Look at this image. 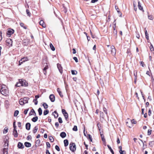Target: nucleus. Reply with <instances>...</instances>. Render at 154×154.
<instances>
[{"mask_svg": "<svg viewBox=\"0 0 154 154\" xmlns=\"http://www.w3.org/2000/svg\"><path fill=\"white\" fill-rule=\"evenodd\" d=\"M1 93L5 96H7L8 95L9 92L7 87L5 85H2V88L0 90Z\"/></svg>", "mask_w": 154, "mask_h": 154, "instance_id": "f257e3e1", "label": "nucleus"}, {"mask_svg": "<svg viewBox=\"0 0 154 154\" xmlns=\"http://www.w3.org/2000/svg\"><path fill=\"white\" fill-rule=\"evenodd\" d=\"M29 98L28 97H24L21 98L19 101V103L20 105H23L24 104L28 103Z\"/></svg>", "mask_w": 154, "mask_h": 154, "instance_id": "f03ea898", "label": "nucleus"}, {"mask_svg": "<svg viewBox=\"0 0 154 154\" xmlns=\"http://www.w3.org/2000/svg\"><path fill=\"white\" fill-rule=\"evenodd\" d=\"M69 149L72 152L76 150V146L75 143H72L69 144Z\"/></svg>", "mask_w": 154, "mask_h": 154, "instance_id": "7ed1b4c3", "label": "nucleus"}, {"mask_svg": "<svg viewBox=\"0 0 154 154\" xmlns=\"http://www.w3.org/2000/svg\"><path fill=\"white\" fill-rule=\"evenodd\" d=\"M62 111L65 117V119L67 120L68 117V115L67 113L66 112L65 110L63 109H62Z\"/></svg>", "mask_w": 154, "mask_h": 154, "instance_id": "20e7f679", "label": "nucleus"}, {"mask_svg": "<svg viewBox=\"0 0 154 154\" xmlns=\"http://www.w3.org/2000/svg\"><path fill=\"white\" fill-rule=\"evenodd\" d=\"M112 54L113 55H115L116 54V50L114 46H112L110 48Z\"/></svg>", "mask_w": 154, "mask_h": 154, "instance_id": "39448f33", "label": "nucleus"}, {"mask_svg": "<svg viewBox=\"0 0 154 154\" xmlns=\"http://www.w3.org/2000/svg\"><path fill=\"white\" fill-rule=\"evenodd\" d=\"M14 32V31L12 29H9L7 32V35L8 36L10 37V35L13 34Z\"/></svg>", "mask_w": 154, "mask_h": 154, "instance_id": "423d86ee", "label": "nucleus"}, {"mask_svg": "<svg viewBox=\"0 0 154 154\" xmlns=\"http://www.w3.org/2000/svg\"><path fill=\"white\" fill-rule=\"evenodd\" d=\"M27 60L28 58L27 57H23V58H22L19 61V65H20L23 62L26 61Z\"/></svg>", "mask_w": 154, "mask_h": 154, "instance_id": "0eeeda50", "label": "nucleus"}, {"mask_svg": "<svg viewBox=\"0 0 154 154\" xmlns=\"http://www.w3.org/2000/svg\"><path fill=\"white\" fill-rule=\"evenodd\" d=\"M49 98L52 102H54L55 100V97L53 94H51L49 96Z\"/></svg>", "mask_w": 154, "mask_h": 154, "instance_id": "6e6552de", "label": "nucleus"}, {"mask_svg": "<svg viewBox=\"0 0 154 154\" xmlns=\"http://www.w3.org/2000/svg\"><path fill=\"white\" fill-rule=\"evenodd\" d=\"M57 67L60 72L62 74L63 72V69L61 65L59 63L57 64Z\"/></svg>", "mask_w": 154, "mask_h": 154, "instance_id": "1a4fd4ad", "label": "nucleus"}, {"mask_svg": "<svg viewBox=\"0 0 154 154\" xmlns=\"http://www.w3.org/2000/svg\"><path fill=\"white\" fill-rule=\"evenodd\" d=\"M13 134L15 137L16 138L17 137L18 133L16 130V129H13Z\"/></svg>", "mask_w": 154, "mask_h": 154, "instance_id": "9d476101", "label": "nucleus"}, {"mask_svg": "<svg viewBox=\"0 0 154 154\" xmlns=\"http://www.w3.org/2000/svg\"><path fill=\"white\" fill-rule=\"evenodd\" d=\"M17 147L18 148L20 149H23L24 147V146L23 145V144L20 142H19L18 145Z\"/></svg>", "mask_w": 154, "mask_h": 154, "instance_id": "9b49d317", "label": "nucleus"}, {"mask_svg": "<svg viewBox=\"0 0 154 154\" xmlns=\"http://www.w3.org/2000/svg\"><path fill=\"white\" fill-rule=\"evenodd\" d=\"M31 125L29 123H27L26 125V129L29 130L30 128Z\"/></svg>", "mask_w": 154, "mask_h": 154, "instance_id": "f8f14e48", "label": "nucleus"}, {"mask_svg": "<svg viewBox=\"0 0 154 154\" xmlns=\"http://www.w3.org/2000/svg\"><path fill=\"white\" fill-rule=\"evenodd\" d=\"M8 140L7 139H6V140L5 141V144H4V146L5 147V148H6L7 149L8 146Z\"/></svg>", "mask_w": 154, "mask_h": 154, "instance_id": "ddd939ff", "label": "nucleus"}, {"mask_svg": "<svg viewBox=\"0 0 154 154\" xmlns=\"http://www.w3.org/2000/svg\"><path fill=\"white\" fill-rule=\"evenodd\" d=\"M6 41L7 43H8V45H12V41L11 39L10 38H8L6 40Z\"/></svg>", "mask_w": 154, "mask_h": 154, "instance_id": "4468645a", "label": "nucleus"}, {"mask_svg": "<svg viewBox=\"0 0 154 154\" xmlns=\"http://www.w3.org/2000/svg\"><path fill=\"white\" fill-rule=\"evenodd\" d=\"M60 136L62 138H64L66 137V134L65 132H63L61 133Z\"/></svg>", "mask_w": 154, "mask_h": 154, "instance_id": "2eb2a0df", "label": "nucleus"}, {"mask_svg": "<svg viewBox=\"0 0 154 154\" xmlns=\"http://www.w3.org/2000/svg\"><path fill=\"white\" fill-rule=\"evenodd\" d=\"M44 21L43 20H41L39 22V24L43 27L45 28L46 27V26L45 24H44Z\"/></svg>", "mask_w": 154, "mask_h": 154, "instance_id": "dca6fc26", "label": "nucleus"}, {"mask_svg": "<svg viewBox=\"0 0 154 154\" xmlns=\"http://www.w3.org/2000/svg\"><path fill=\"white\" fill-rule=\"evenodd\" d=\"M138 7L139 10H142L143 12L144 11L143 10V7L141 6V5L140 4V2L139 1L138 2Z\"/></svg>", "mask_w": 154, "mask_h": 154, "instance_id": "f3484780", "label": "nucleus"}, {"mask_svg": "<svg viewBox=\"0 0 154 154\" xmlns=\"http://www.w3.org/2000/svg\"><path fill=\"white\" fill-rule=\"evenodd\" d=\"M52 115L54 116L55 118H57L58 116V114L56 111L53 113Z\"/></svg>", "mask_w": 154, "mask_h": 154, "instance_id": "a211bd4d", "label": "nucleus"}, {"mask_svg": "<svg viewBox=\"0 0 154 154\" xmlns=\"http://www.w3.org/2000/svg\"><path fill=\"white\" fill-rule=\"evenodd\" d=\"M24 145L25 146L27 147H30L31 146V144L28 142H25L24 143Z\"/></svg>", "mask_w": 154, "mask_h": 154, "instance_id": "6ab92c4d", "label": "nucleus"}, {"mask_svg": "<svg viewBox=\"0 0 154 154\" xmlns=\"http://www.w3.org/2000/svg\"><path fill=\"white\" fill-rule=\"evenodd\" d=\"M21 82H22V86H28V83L26 82L25 81H21Z\"/></svg>", "mask_w": 154, "mask_h": 154, "instance_id": "aec40b11", "label": "nucleus"}, {"mask_svg": "<svg viewBox=\"0 0 154 154\" xmlns=\"http://www.w3.org/2000/svg\"><path fill=\"white\" fill-rule=\"evenodd\" d=\"M149 48L151 51L152 52V53H154V48L152 45L151 43H150V45Z\"/></svg>", "mask_w": 154, "mask_h": 154, "instance_id": "412c9836", "label": "nucleus"}, {"mask_svg": "<svg viewBox=\"0 0 154 154\" xmlns=\"http://www.w3.org/2000/svg\"><path fill=\"white\" fill-rule=\"evenodd\" d=\"M38 130V127L37 126H35L34 129H33V133H34V134H35L36 132L37 131V130Z\"/></svg>", "mask_w": 154, "mask_h": 154, "instance_id": "4be33fe9", "label": "nucleus"}, {"mask_svg": "<svg viewBox=\"0 0 154 154\" xmlns=\"http://www.w3.org/2000/svg\"><path fill=\"white\" fill-rule=\"evenodd\" d=\"M64 146H67L68 145V141L67 140H64Z\"/></svg>", "mask_w": 154, "mask_h": 154, "instance_id": "5701e85b", "label": "nucleus"}, {"mask_svg": "<svg viewBox=\"0 0 154 154\" xmlns=\"http://www.w3.org/2000/svg\"><path fill=\"white\" fill-rule=\"evenodd\" d=\"M38 119V117L36 116L32 118V120L34 122H35L37 121Z\"/></svg>", "mask_w": 154, "mask_h": 154, "instance_id": "b1692460", "label": "nucleus"}, {"mask_svg": "<svg viewBox=\"0 0 154 154\" xmlns=\"http://www.w3.org/2000/svg\"><path fill=\"white\" fill-rule=\"evenodd\" d=\"M50 47L51 49L53 51H54L55 50V49L53 45L51 43L50 44Z\"/></svg>", "mask_w": 154, "mask_h": 154, "instance_id": "393cba45", "label": "nucleus"}, {"mask_svg": "<svg viewBox=\"0 0 154 154\" xmlns=\"http://www.w3.org/2000/svg\"><path fill=\"white\" fill-rule=\"evenodd\" d=\"M15 86L17 87H20V86H22V82L21 81H20V82L19 83H17L15 85Z\"/></svg>", "mask_w": 154, "mask_h": 154, "instance_id": "a878e982", "label": "nucleus"}, {"mask_svg": "<svg viewBox=\"0 0 154 154\" xmlns=\"http://www.w3.org/2000/svg\"><path fill=\"white\" fill-rule=\"evenodd\" d=\"M145 36H146V39L147 40H149V35L147 33V31L146 30L145 31Z\"/></svg>", "mask_w": 154, "mask_h": 154, "instance_id": "bb28decb", "label": "nucleus"}, {"mask_svg": "<svg viewBox=\"0 0 154 154\" xmlns=\"http://www.w3.org/2000/svg\"><path fill=\"white\" fill-rule=\"evenodd\" d=\"M8 153V149L6 148H5L3 149V154H7Z\"/></svg>", "mask_w": 154, "mask_h": 154, "instance_id": "cd10ccee", "label": "nucleus"}, {"mask_svg": "<svg viewBox=\"0 0 154 154\" xmlns=\"http://www.w3.org/2000/svg\"><path fill=\"white\" fill-rule=\"evenodd\" d=\"M39 115L41 116L42 114V110L41 108H39L38 109Z\"/></svg>", "mask_w": 154, "mask_h": 154, "instance_id": "c85d7f7f", "label": "nucleus"}, {"mask_svg": "<svg viewBox=\"0 0 154 154\" xmlns=\"http://www.w3.org/2000/svg\"><path fill=\"white\" fill-rule=\"evenodd\" d=\"M20 25L21 27H23V28L25 29H27V27L26 26H24V24L22 23H20Z\"/></svg>", "mask_w": 154, "mask_h": 154, "instance_id": "c756f323", "label": "nucleus"}, {"mask_svg": "<svg viewBox=\"0 0 154 154\" xmlns=\"http://www.w3.org/2000/svg\"><path fill=\"white\" fill-rule=\"evenodd\" d=\"M49 113V110L48 109L45 110L43 112L44 115H46Z\"/></svg>", "mask_w": 154, "mask_h": 154, "instance_id": "7c9ffc66", "label": "nucleus"}, {"mask_svg": "<svg viewBox=\"0 0 154 154\" xmlns=\"http://www.w3.org/2000/svg\"><path fill=\"white\" fill-rule=\"evenodd\" d=\"M43 106L45 109H47L48 107V105L46 103H44L43 104Z\"/></svg>", "mask_w": 154, "mask_h": 154, "instance_id": "2f4dec72", "label": "nucleus"}, {"mask_svg": "<svg viewBox=\"0 0 154 154\" xmlns=\"http://www.w3.org/2000/svg\"><path fill=\"white\" fill-rule=\"evenodd\" d=\"M48 66H45V67L43 69L44 73L45 75L46 74V71L45 72V71L47 69H48Z\"/></svg>", "mask_w": 154, "mask_h": 154, "instance_id": "473e14b6", "label": "nucleus"}, {"mask_svg": "<svg viewBox=\"0 0 154 154\" xmlns=\"http://www.w3.org/2000/svg\"><path fill=\"white\" fill-rule=\"evenodd\" d=\"M115 8L116 9V10L117 11L118 13H119V14H120V15H121L122 14V13L121 12H120V11H119V8H118V7L117 6H115Z\"/></svg>", "mask_w": 154, "mask_h": 154, "instance_id": "72a5a7b5", "label": "nucleus"}, {"mask_svg": "<svg viewBox=\"0 0 154 154\" xmlns=\"http://www.w3.org/2000/svg\"><path fill=\"white\" fill-rule=\"evenodd\" d=\"M103 112L105 113L106 116H107V117H108V116L107 115V110L105 108H103Z\"/></svg>", "mask_w": 154, "mask_h": 154, "instance_id": "f704fd0d", "label": "nucleus"}, {"mask_svg": "<svg viewBox=\"0 0 154 154\" xmlns=\"http://www.w3.org/2000/svg\"><path fill=\"white\" fill-rule=\"evenodd\" d=\"M71 73L72 75H76L77 74V72L75 70H72Z\"/></svg>", "mask_w": 154, "mask_h": 154, "instance_id": "c9c22d12", "label": "nucleus"}, {"mask_svg": "<svg viewBox=\"0 0 154 154\" xmlns=\"http://www.w3.org/2000/svg\"><path fill=\"white\" fill-rule=\"evenodd\" d=\"M18 113H19V111L17 110H16L15 112H14V116H15V117H16L17 115H18Z\"/></svg>", "mask_w": 154, "mask_h": 154, "instance_id": "e433bc0d", "label": "nucleus"}, {"mask_svg": "<svg viewBox=\"0 0 154 154\" xmlns=\"http://www.w3.org/2000/svg\"><path fill=\"white\" fill-rule=\"evenodd\" d=\"M107 146L109 149V150H110L111 152L113 153V150L111 147L108 145H107Z\"/></svg>", "mask_w": 154, "mask_h": 154, "instance_id": "4c0bfd02", "label": "nucleus"}, {"mask_svg": "<svg viewBox=\"0 0 154 154\" xmlns=\"http://www.w3.org/2000/svg\"><path fill=\"white\" fill-rule=\"evenodd\" d=\"M31 112H32L33 113H34V114H35V115H36V113H35V111L33 109H32L31 110V112L29 113V115L30 116L32 115V114L31 113Z\"/></svg>", "mask_w": 154, "mask_h": 154, "instance_id": "58836bf2", "label": "nucleus"}, {"mask_svg": "<svg viewBox=\"0 0 154 154\" xmlns=\"http://www.w3.org/2000/svg\"><path fill=\"white\" fill-rule=\"evenodd\" d=\"M102 140L103 141H105V139L104 138V136L102 134H100Z\"/></svg>", "mask_w": 154, "mask_h": 154, "instance_id": "ea45409f", "label": "nucleus"}, {"mask_svg": "<svg viewBox=\"0 0 154 154\" xmlns=\"http://www.w3.org/2000/svg\"><path fill=\"white\" fill-rule=\"evenodd\" d=\"M8 129L6 127H5L4 130L3 131V133L4 134H5L8 132Z\"/></svg>", "mask_w": 154, "mask_h": 154, "instance_id": "a19ab883", "label": "nucleus"}, {"mask_svg": "<svg viewBox=\"0 0 154 154\" xmlns=\"http://www.w3.org/2000/svg\"><path fill=\"white\" fill-rule=\"evenodd\" d=\"M72 130L74 131H77L78 130L77 126L76 125L74 126V127L72 128Z\"/></svg>", "mask_w": 154, "mask_h": 154, "instance_id": "79ce46f5", "label": "nucleus"}, {"mask_svg": "<svg viewBox=\"0 0 154 154\" xmlns=\"http://www.w3.org/2000/svg\"><path fill=\"white\" fill-rule=\"evenodd\" d=\"M26 13L28 16L29 17H30L31 14H30V12H29V11L28 10L26 9Z\"/></svg>", "mask_w": 154, "mask_h": 154, "instance_id": "37998d69", "label": "nucleus"}, {"mask_svg": "<svg viewBox=\"0 0 154 154\" xmlns=\"http://www.w3.org/2000/svg\"><path fill=\"white\" fill-rule=\"evenodd\" d=\"M134 75L135 76V79H136L137 74V72L136 71H134Z\"/></svg>", "mask_w": 154, "mask_h": 154, "instance_id": "c03bdc74", "label": "nucleus"}, {"mask_svg": "<svg viewBox=\"0 0 154 154\" xmlns=\"http://www.w3.org/2000/svg\"><path fill=\"white\" fill-rule=\"evenodd\" d=\"M46 143L47 148H50L51 146L50 143L48 142H46Z\"/></svg>", "mask_w": 154, "mask_h": 154, "instance_id": "a18cd8bd", "label": "nucleus"}, {"mask_svg": "<svg viewBox=\"0 0 154 154\" xmlns=\"http://www.w3.org/2000/svg\"><path fill=\"white\" fill-rule=\"evenodd\" d=\"M58 121L60 123H62L63 122L62 119L61 117H59L58 118Z\"/></svg>", "mask_w": 154, "mask_h": 154, "instance_id": "49530a36", "label": "nucleus"}, {"mask_svg": "<svg viewBox=\"0 0 154 154\" xmlns=\"http://www.w3.org/2000/svg\"><path fill=\"white\" fill-rule=\"evenodd\" d=\"M55 148L58 151H60V148L57 145H56L55 146Z\"/></svg>", "mask_w": 154, "mask_h": 154, "instance_id": "de8ad7c7", "label": "nucleus"}, {"mask_svg": "<svg viewBox=\"0 0 154 154\" xmlns=\"http://www.w3.org/2000/svg\"><path fill=\"white\" fill-rule=\"evenodd\" d=\"M49 140L53 142L54 141V139L52 137H50L49 138Z\"/></svg>", "mask_w": 154, "mask_h": 154, "instance_id": "09e8293b", "label": "nucleus"}, {"mask_svg": "<svg viewBox=\"0 0 154 154\" xmlns=\"http://www.w3.org/2000/svg\"><path fill=\"white\" fill-rule=\"evenodd\" d=\"M5 105H6L7 106H8L9 104V102L8 100H6L5 101Z\"/></svg>", "mask_w": 154, "mask_h": 154, "instance_id": "8fccbe9b", "label": "nucleus"}, {"mask_svg": "<svg viewBox=\"0 0 154 154\" xmlns=\"http://www.w3.org/2000/svg\"><path fill=\"white\" fill-rule=\"evenodd\" d=\"M152 131V130L151 129H149L148 131V135H150L151 134V132Z\"/></svg>", "mask_w": 154, "mask_h": 154, "instance_id": "3c124183", "label": "nucleus"}, {"mask_svg": "<svg viewBox=\"0 0 154 154\" xmlns=\"http://www.w3.org/2000/svg\"><path fill=\"white\" fill-rule=\"evenodd\" d=\"M13 127H14V129H16V126L15 125V122H14L13 123Z\"/></svg>", "mask_w": 154, "mask_h": 154, "instance_id": "603ef678", "label": "nucleus"}, {"mask_svg": "<svg viewBox=\"0 0 154 154\" xmlns=\"http://www.w3.org/2000/svg\"><path fill=\"white\" fill-rule=\"evenodd\" d=\"M33 102H34L35 105H37L38 103V101L36 100H33Z\"/></svg>", "mask_w": 154, "mask_h": 154, "instance_id": "864d4df0", "label": "nucleus"}, {"mask_svg": "<svg viewBox=\"0 0 154 154\" xmlns=\"http://www.w3.org/2000/svg\"><path fill=\"white\" fill-rule=\"evenodd\" d=\"M117 30H116L115 31H114L113 32L114 35H115L116 38H117Z\"/></svg>", "mask_w": 154, "mask_h": 154, "instance_id": "5fc2aeb1", "label": "nucleus"}, {"mask_svg": "<svg viewBox=\"0 0 154 154\" xmlns=\"http://www.w3.org/2000/svg\"><path fill=\"white\" fill-rule=\"evenodd\" d=\"M73 59L76 62V63L78 62V59L76 57H73Z\"/></svg>", "mask_w": 154, "mask_h": 154, "instance_id": "6e6d98bb", "label": "nucleus"}, {"mask_svg": "<svg viewBox=\"0 0 154 154\" xmlns=\"http://www.w3.org/2000/svg\"><path fill=\"white\" fill-rule=\"evenodd\" d=\"M132 124H135L136 123V122L134 120V119H133L131 121Z\"/></svg>", "mask_w": 154, "mask_h": 154, "instance_id": "4d7b16f0", "label": "nucleus"}, {"mask_svg": "<svg viewBox=\"0 0 154 154\" xmlns=\"http://www.w3.org/2000/svg\"><path fill=\"white\" fill-rule=\"evenodd\" d=\"M28 109H26L24 110V113L25 115H26L27 114Z\"/></svg>", "mask_w": 154, "mask_h": 154, "instance_id": "13d9d810", "label": "nucleus"}, {"mask_svg": "<svg viewBox=\"0 0 154 154\" xmlns=\"http://www.w3.org/2000/svg\"><path fill=\"white\" fill-rule=\"evenodd\" d=\"M119 152L120 154H125L124 152H125V151H122V150H119Z\"/></svg>", "mask_w": 154, "mask_h": 154, "instance_id": "bf43d9fd", "label": "nucleus"}, {"mask_svg": "<svg viewBox=\"0 0 154 154\" xmlns=\"http://www.w3.org/2000/svg\"><path fill=\"white\" fill-rule=\"evenodd\" d=\"M88 136H89V138L90 140V141L91 142L92 141V137L91 135L90 134H88Z\"/></svg>", "mask_w": 154, "mask_h": 154, "instance_id": "052dcab7", "label": "nucleus"}, {"mask_svg": "<svg viewBox=\"0 0 154 154\" xmlns=\"http://www.w3.org/2000/svg\"><path fill=\"white\" fill-rule=\"evenodd\" d=\"M55 125L56 127H58L59 126V124L58 122H56L55 123Z\"/></svg>", "mask_w": 154, "mask_h": 154, "instance_id": "680f3d73", "label": "nucleus"}, {"mask_svg": "<svg viewBox=\"0 0 154 154\" xmlns=\"http://www.w3.org/2000/svg\"><path fill=\"white\" fill-rule=\"evenodd\" d=\"M27 139L28 140H29V139H31V136L30 135H28L27 137Z\"/></svg>", "mask_w": 154, "mask_h": 154, "instance_id": "e2e57ef3", "label": "nucleus"}, {"mask_svg": "<svg viewBox=\"0 0 154 154\" xmlns=\"http://www.w3.org/2000/svg\"><path fill=\"white\" fill-rule=\"evenodd\" d=\"M72 50H73L72 53L73 54H75L76 53V52L75 49H74V48H73L72 49Z\"/></svg>", "mask_w": 154, "mask_h": 154, "instance_id": "0e129e2a", "label": "nucleus"}, {"mask_svg": "<svg viewBox=\"0 0 154 154\" xmlns=\"http://www.w3.org/2000/svg\"><path fill=\"white\" fill-rule=\"evenodd\" d=\"M21 123L20 122H18V126L19 127H21Z\"/></svg>", "mask_w": 154, "mask_h": 154, "instance_id": "69168bd1", "label": "nucleus"}, {"mask_svg": "<svg viewBox=\"0 0 154 154\" xmlns=\"http://www.w3.org/2000/svg\"><path fill=\"white\" fill-rule=\"evenodd\" d=\"M59 95H60V96L61 97H63V95L62 94V93L61 91H60V92H59V93H58Z\"/></svg>", "mask_w": 154, "mask_h": 154, "instance_id": "338daca9", "label": "nucleus"}, {"mask_svg": "<svg viewBox=\"0 0 154 154\" xmlns=\"http://www.w3.org/2000/svg\"><path fill=\"white\" fill-rule=\"evenodd\" d=\"M46 154H50V152H49V150L48 149H46Z\"/></svg>", "mask_w": 154, "mask_h": 154, "instance_id": "774afa93", "label": "nucleus"}]
</instances>
